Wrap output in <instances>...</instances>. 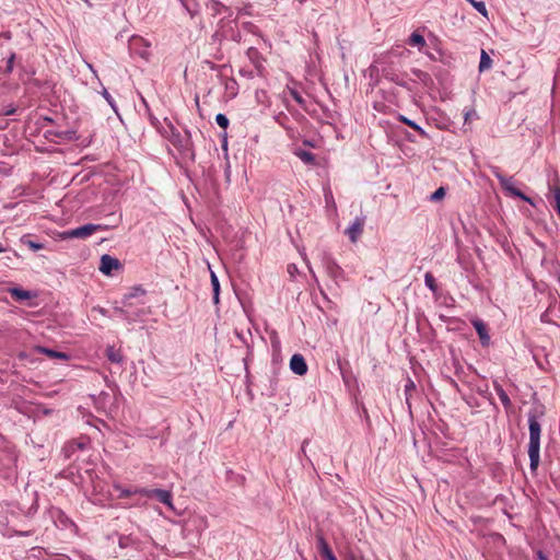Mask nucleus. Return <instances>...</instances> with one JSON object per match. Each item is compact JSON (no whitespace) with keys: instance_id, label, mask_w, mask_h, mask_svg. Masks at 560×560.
Returning a JSON list of instances; mask_svg holds the SVG:
<instances>
[{"instance_id":"nucleus-1","label":"nucleus","mask_w":560,"mask_h":560,"mask_svg":"<svg viewBox=\"0 0 560 560\" xmlns=\"http://www.w3.org/2000/svg\"><path fill=\"white\" fill-rule=\"evenodd\" d=\"M528 429H529V443H528V456H529V467L532 471H535L538 468L540 460V434H541V425L538 421V416L536 412L530 411L528 413Z\"/></svg>"},{"instance_id":"nucleus-2","label":"nucleus","mask_w":560,"mask_h":560,"mask_svg":"<svg viewBox=\"0 0 560 560\" xmlns=\"http://www.w3.org/2000/svg\"><path fill=\"white\" fill-rule=\"evenodd\" d=\"M164 137L184 154H194L191 135L188 130L182 133L171 121L166 120Z\"/></svg>"},{"instance_id":"nucleus-3","label":"nucleus","mask_w":560,"mask_h":560,"mask_svg":"<svg viewBox=\"0 0 560 560\" xmlns=\"http://www.w3.org/2000/svg\"><path fill=\"white\" fill-rule=\"evenodd\" d=\"M491 173L497 177L499 180L502 189L506 191L509 195L517 197L528 203H533L532 199L524 195L520 189L514 187L513 184V177H506L503 175L498 166L491 165L490 166Z\"/></svg>"},{"instance_id":"nucleus-4","label":"nucleus","mask_w":560,"mask_h":560,"mask_svg":"<svg viewBox=\"0 0 560 560\" xmlns=\"http://www.w3.org/2000/svg\"><path fill=\"white\" fill-rule=\"evenodd\" d=\"M106 226L102 224L89 223L62 233L63 238H86L96 231L105 230Z\"/></svg>"},{"instance_id":"nucleus-5","label":"nucleus","mask_w":560,"mask_h":560,"mask_svg":"<svg viewBox=\"0 0 560 560\" xmlns=\"http://www.w3.org/2000/svg\"><path fill=\"white\" fill-rule=\"evenodd\" d=\"M320 261L327 272V275L334 279L337 280L338 278L342 277L343 270L342 268L336 262V260L331 257L329 253L324 252L320 255Z\"/></svg>"},{"instance_id":"nucleus-6","label":"nucleus","mask_w":560,"mask_h":560,"mask_svg":"<svg viewBox=\"0 0 560 560\" xmlns=\"http://www.w3.org/2000/svg\"><path fill=\"white\" fill-rule=\"evenodd\" d=\"M141 491H143V497L155 498L161 503L173 508L171 491L164 489H142Z\"/></svg>"},{"instance_id":"nucleus-7","label":"nucleus","mask_w":560,"mask_h":560,"mask_svg":"<svg viewBox=\"0 0 560 560\" xmlns=\"http://www.w3.org/2000/svg\"><path fill=\"white\" fill-rule=\"evenodd\" d=\"M207 9L211 12V15L215 16L219 14H225V18H232L233 11L230 7L224 5L218 0H209L206 3Z\"/></svg>"},{"instance_id":"nucleus-8","label":"nucleus","mask_w":560,"mask_h":560,"mask_svg":"<svg viewBox=\"0 0 560 560\" xmlns=\"http://www.w3.org/2000/svg\"><path fill=\"white\" fill-rule=\"evenodd\" d=\"M120 267V262L117 258L112 257L110 255H103L101 257L100 271L104 275L109 276L113 270H116Z\"/></svg>"},{"instance_id":"nucleus-9","label":"nucleus","mask_w":560,"mask_h":560,"mask_svg":"<svg viewBox=\"0 0 560 560\" xmlns=\"http://www.w3.org/2000/svg\"><path fill=\"white\" fill-rule=\"evenodd\" d=\"M290 369L296 375H304L307 372V364L302 354L295 353L291 357Z\"/></svg>"},{"instance_id":"nucleus-10","label":"nucleus","mask_w":560,"mask_h":560,"mask_svg":"<svg viewBox=\"0 0 560 560\" xmlns=\"http://www.w3.org/2000/svg\"><path fill=\"white\" fill-rule=\"evenodd\" d=\"M364 221L357 218L346 230V234L352 243H355L363 232Z\"/></svg>"},{"instance_id":"nucleus-11","label":"nucleus","mask_w":560,"mask_h":560,"mask_svg":"<svg viewBox=\"0 0 560 560\" xmlns=\"http://www.w3.org/2000/svg\"><path fill=\"white\" fill-rule=\"evenodd\" d=\"M127 306H115L114 307V315L128 322L129 324L130 323H133L137 320V317H139L140 315L143 314L142 311H138V312H129L127 308Z\"/></svg>"},{"instance_id":"nucleus-12","label":"nucleus","mask_w":560,"mask_h":560,"mask_svg":"<svg viewBox=\"0 0 560 560\" xmlns=\"http://www.w3.org/2000/svg\"><path fill=\"white\" fill-rule=\"evenodd\" d=\"M149 44L143 40L141 37H132L130 40V49L136 50L140 57L148 59L149 58Z\"/></svg>"},{"instance_id":"nucleus-13","label":"nucleus","mask_w":560,"mask_h":560,"mask_svg":"<svg viewBox=\"0 0 560 560\" xmlns=\"http://www.w3.org/2000/svg\"><path fill=\"white\" fill-rule=\"evenodd\" d=\"M472 326L475 327L481 343L483 346L488 345L489 340H490V336L488 334L485 323L480 319H475V320H472Z\"/></svg>"},{"instance_id":"nucleus-14","label":"nucleus","mask_w":560,"mask_h":560,"mask_svg":"<svg viewBox=\"0 0 560 560\" xmlns=\"http://www.w3.org/2000/svg\"><path fill=\"white\" fill-rule=\"evenodd\" d=\"M318 550L326 560H337L329 545L323 536L317 537Z\"/></svg>"},{"instance_id":"nucleus-15","label":"nucleus","mask_w":560,"mask_h":560,"mask_svg":"<svg viewBox=\"0 0 560 560\" xmlns=\"http://www.w3.org/2000/svg\"><path fill=\"white\" fill-rule=\"evenodd\" d=\"M179 2L190 18H195L199 13L200 5L198 0H179Z\"/></svg>"},{"instance_id":"nucleus-16","label":"nucleus","mask_w":560,"mask_h":560,"mask_svg":"<svg viewBox=\"0 0 560 560\" xmlns=\"http://www.w3.org/2000/svg\"><path fill=\"white\" fill-rule=\"evenodd\" d=\"M106 358L112 363H117V364H120L124 361V355H122L121 351L118 349H115V347H113V346H108L106 348Z\"/></svg>"},{"instance_id":"nucleus-17","label":"nucleus","mask_w":560,"mask_h":560,"mask_svg":"<svg viewBox=\"0 0 560 560\" xmlns=\"http://www.w3.org/2000/svg\"><path fill=\"white\" fill-rule=\"evenodd\" d=\"M225 92L230 97H235L238 93V84L234 78H224L223 80Z\"/></svg>"},{"instance_id":"nucleus-18","label":"nucleus","mask_w":560,"mask_h":560,"mask_svg":"<svg viewBox=\"0 0 560 560\" xmlns=\"http://www.w3.org/2000/svg\"><path fill=\"white\" fill-rule=\"evenodd\" d=\"M145 294V290L141 287L131 288L130 292L127 293L122 300L124 306H131L130 300L133 298L142 296Z\"/></svg>"},{"instance_id":"nucleus-19","label":"nucleus","mask_w":560,"mask_h":560,"mask_svg":"<svg viewBox=\"0 0 560 560\" xmlns=\"http://www.w3.org/2000/svg\"><path fill=\"white\" fill-rule=\"evenodd\" d=\"M494 390H495L497 395L499 396L504 408L510 409L512 407V402H511L509 395L503 389V387L500 384L494 383Z\"/></svg>"},{"instance_id":"nucleus-20","label":"nucleus","mask_w":560,"mask_h":560,"mask_svg":"<svg viewBox=\"0 0 560 560\" xmlns=\"http://www.w3.org/2000/svg\"><path fill=\"white\" fill-rule=\"evenodd\" d=\"M9 292H10L11 296L18 301H25V300H30L31 298H33V293L31 291L23 290L20 288H12V289H10Z\"/></svg>"},{"instance_id":"nucleus-21","label":"nucleus","mask_w":560,"mask_h":560,"mask_svg":"<svg viewBox=\"0 0 560 560\" xmlns=\"http://www.w3.org/2000/svg\"><path fill=\"white\" fill-rule=\"evenodd\" d=\"M37 351L40 352V353L46 354L50 359L67 360L69 358V355L67 353H65V352H59V351H56V350H52V349H49V348H45V347H38Z\"/></svg>"},{"instance_id":"nucleus-22","label":"nucleus","mask_w":560,"mask_h":560,"mask_svg":"<svg viewBox=\"0 0 560 560\" xmlns=\"http://www.w3.org/2000/svg\"><path fill=\"white\" fill-rule=\"evenodd\" d=\"M399 120L416 130L422 138L429 139V135L413 120L400 115Z\"/></svg>"},{"instance_id":"nucleus-23","label":"nucleus","mask_w":560,"mask_h":560,"mask_svg":"<svg viewBox=\"0 0 560 560\" xmlns=\"http://www.w3.org/2000/svg\"><path fill=\"white\" fill-rule=\"evenodd\" d=\"M210 279L213 290V303L218 304L220 301V282L217 275L213 271L210 272Z\"/></svg>"},{"instance_id":"nucleus-24","label":"nucleus","mask_w":560,"mask_h":560,"mask_svg":"<svg viewBox=\"0 0 560 560\" xmlns=\"http://www.w3.org/2000/svg\"><path fill=\"white\" fill-rule=\"evenodd\" d=\"M408 44L410 46H417L419 50H422V48L425 46V39L418 32H413L408 39Z\"/></svg>"},{"instance_id":"nucleus-25","label":"nucleus","mask_w":560,"mask_h":560,"mask_svg":"<svg viewBox=\"0 0 560 560\" xmlns=\"http://www.w3.org/2000/svg\"><path fill=\"white\" fill-rule=\"evenodd\" d=\"M295 155L305 164L315 163V155L310 151L299 149L295 151Z\"/></svg>"},{"instance_id":"nucleus-26","label":"nucleus","mask_w":560,"mask_h":560,"mask_svg":"<svg viewBox=\"0 0 560 560\" xmlns=\"http://www.w3.org/2000/svg\"><path fill=\"white\" fill-rule=\"evenodd\" d=\"M491 67H492V59L485 50H481L479 71L482 72L485 70L490 69Z\"/></svg>"},{"instance_id":"nucleus-27","label":"nucleus","mask_w":560,"mask_h":560,"mask_svg":"<svg viewBox=\"0 0 560 560\" xmlns=\"http://www.w3.org/2000/svg\"><path fill=\"white\" fill-rule=\"evenodd\" d=\"M116 490L119 491L118 498H128L132 494L143 495V491H141L142 489H140V488L125 489V488H121L120 486H116Z\"/></svg>"},{"instance_id":"nucleus-28","label":"nucleus","mask_w":560,"mask_h":560,"mask_svg":"<svg viewBox=\"0 0 560 560\" xmlns=\"http://www.w3.org/2000/svg\"><path fill=\"white\" fill-rule=\"evenodd\" d=\"M424 283L430 291H432L433 293L438 292V284L435 278L431 272H427L424 275Z\"/></svg>"},{"instance_id":"nucleus-29","label":"nucleus","mask_w":560,"mask_h":560,"mask_svg":"<svg viewBox=\"0 0 560 560\" xmlns=\"http://www.w3.org/2000/svg\"><path fill=\"white\" fill-rule=\"evenodd\" d=\"M215 121L223 129H226L229 127V119L224 114H218L215 116Z\"/></svg>"},{"instance_id":"nucleus-30","label":"nucleus","mask_w":560,"mask_h":560,"mask_svg":"<svg viewBox=\"0 0 560 560\" xmlns=\"http://www.w3.org/2000/svg\"><path fill=\"white\" fill-rule=\"evenodd\" d=\"M102 95L107 101V103L110 105V107L115 112H117V107H116L115 101H114V98L112 97V95L108 93V91L105 88H103Z\"/></svg>"},{"instance_id":"nucleus-31","label":"nucleus","mask_w":560,"mask_h":560,"mask_svg":"<svg viewBox=\"0 0 560 560\" xmlns=\"http://www.w3.org/2000/svg\"><path fill=\"white\" fill-rule=\"evenodd\" d=\"M471 5L482 15H487V8L483 1H474Z\"/></svg>"},{"instance_id":"nucleus-32","label":"nucleus","mask_w":560,"mask_h":560,"mask_svg":"<svg viewBox=\"0 0 560 560\" xmlns=\"http://www.w3.org/2000/svg\"><path fill=\"white\" fill-rule=\"evenodd\" d=\"M445 196V189L444 187H440L438 188L432 195H431V200L432 201H438L440 199H442L443 197Z\"/></svg>"},{"instance_id":"nucleus-33","label":"nucleus","mask_w":560,"mask_h":560,"mask_svg":"<svg viewBox=\"0 0 560 560\" xmlns=\"http://www.w3.org/2000/svg\"><path fill=\"white\" fill-rule=\"evenodd\" d=\"M290 94L291 96L293 97V100L300 104L301 106H304L305 104V101L304 98L302 97V95L296 91V90H291L290 91Z\"/></svg>"},{"instance_id":"nucleus-34","label":"nucleus","mask_w":560,"mask_h":560,"mask_svg":"<svg viewBox=\"0 0 560 560\" xmlns=\"http://www.w3.org/2000/svg\"><path fill=\"white\" fill-rule=\"evenodd\" d=\"M415 389H416V385H415L413 381L408 380V382H407V383H406V385H405V393H406V396L408 397V396L410 395V393H411L412 390H415Z\"/></svg>"},{"instance_id":"nucleus-35","label":"nucleus","mask_w":560,"mask_h":560,"mask_svg":"<svg viewBox=\"0 0 560 560\" xmlns=\"http://www.w3.org/2000/svg\"><path fill=\"white\" fill-rule=\"evenodd\" d=\"M15 113H16V108L13 105H9L1 112V115L11 116V115H14Z\"/></svg>"},{"instance_id":"nucleus-36","label":"nucleus","mask_w":560,"mask_h":560,"mask_svg":"<svg viewBox=\"0 0 560 560\" xmlns=\"http://www.w3.org/2000/svg\"><path fill=\"white\" fill-rule=\"evenodd\" d=\"M14 59H15V54H11V56L9 57V59L7 61L8 71H12L13 65H14Z\"/></svg>"},{"instance_id":"nucleus-37","label":"nucleus","mask_w":560,"mask_h":560,"mask_svg":"<svg viewBox=\"0 0 560 560\" xmlns=\"http://www.w3.org/2000/svg\"><path fill=\"white\" fill-rule=\"evenodd\" d=\"M27 245L30 248H32L33 250H38V249H42L43 248V244H39V243H35L33 241H28L27 242Z\"/></svg>"},{"instance_id":"nucleus-38","label":"nucleus","mask_w":560,"mask_h":560,"mask_svg":"<svg viewBox=\"0 0 560 560\" xmlns=\"http://www.w3.org/2000/svg\"><path fill=\"white\" fill-rule=\"evenodd\" d=\"M472 116H476V112L474 109H468L464 114L465 122L469 121Z\"/></svg>"},{"instance_id":"nucleus-39","label":"nucleus","mask_w":560,"mask_h":560,"mask_svg":"<svg viewBox=\"0 0 560 560\" xmlns=\"http://www.w3.org/2000/svg\"><path fill=\"white\" fill-rule=\"evenodd\" d=\"M298 271V268L295 265L291 264L288 266V272L291 275V276H294V273Z\"/></svg>"},{"instance_id":"nucleus-40","label":"nucleus","mask_w":560,"mask_h":560,"mask_svg":"<svg viewBox=\"0 0 560 560\" xmlns=\"http://www.w3.org/2000/svg\"><path fill=\"white\" fill-rule=\"evenodd\" d=\"M255 54H257V50H256L255 48H253V47H250V48L247 50V55H248L249 57H252V56H253V55H255Z\"/></svg>"},{"instance_id":"nucleus-41","label":"nucleus","mask_w":560,"mask_h":560,"mask_svg":"<svg viewBox=\"0 0 560 560\" xmlns=\"http://www.w3.org/2000/svg\"><path fill=\"white\" fill-rule=\"evenodd\" d=\"M2 36L5 38V39H11V33L10 32H4L2 34Z\"/></svg>"},{"instance_id":"nucleus-42","label":"nucleus","mask_w":560,"mask_h":560,"mask_svg":"<svg viewBox=\"0 0 560 560\" xmlns=\"http://www.w3.org/2000/svg\"><path fill=\"white\" fill-rule=\"evenodd\" d=\"M86 65H88V68L94 73V75H97L94 67L91 63H86Z\"/></svg>"},{"instance_id":"nucleus-43","label":"nucleus","mask_w":560,"mask_h":560,"mask_svg":"<svg viewBox=\"0 0 560 560\" xmlns=\"http://www.w3.org/2000/svg\"><path fill=\"white\" fill-rule=\"evenodd\" d=\"M86 65H88V68L94 73V75H97L94 67L91 63H86Z\"/></svg>"},{"instance_id":"nucleus-44","label":"nucleus","mask_w":560,"mask_h":560,"mask_svg":"<svg viewBox=\"0 0 560 560\" xmlns=\"http://www.w3.org/2000/svg\"><path fill=\"white\" fill-rule=\"evenodd\" d=\"M240 13L248 14L247 7L240 10Z\"/></svg>"},{"instance_id":"nucleus-45","label":"nucleus","mask_w":560,"mask_h":560,"mask_svg":"<svg viewBox=\"0 0 560 560\" xmlns=\"http://www.w3.org/2000/svg\"><path fill=\"white\" fill-rule=\"evenodd\" d=\"M98 312H100L102 315H106V310H104V308H102V307H101V308H98Z\"/></svg>"},{"instance_id":"nucleus-46","label":"nucleus","mask_w":560,"mask_h":560,"mask_svg":"<svg viewBox=\"0 0 560 560\" xmlns=\"http://www.w3.org/2000/svg\"><path fill=\"white\" fill-rule=\"evenodd\" d=\"M5 248L0 244V253H4Z\"/></svg>"},{"instance_id":"nucleus-47","label":"nucleus","mask_w":560,"mask_h":560,"mask_svg":"<svg viewBox=\"0 0 560 560\" xmlns=\"http://www.w3.org/2000/svg\"><path fill=\"white\" fill-rule=\"evenodd\" d=\"M308 269H310V272L313 275V277L315 278V273L313 271V269L311 268V266H308Z\"/></svg>"},{"instance_id":"nucleus-48","label":"nucleus","mask_w":560,"mask_h":560,"mask_svg":"<svg viewBox=\"0 0 560 560\" xmlns=\"http://www.w3.org/2000/svg\"><path fill=\"white\" fill-rule=\"evenodd\" d=\"M223 23H224V20H223V19H222V20H220L219 24H220V25H223Z\"/></svg>"},{"instance_id":"nucleus-49","label":"nucleus","mask_w":560,"mask_h":560,"mask_svg":"<svg viewBox=\"0 0 560 560\" xmlns=\"http://www.w3.org/2000/svg\"><path fill=\"white\" fill-rule=\"evenodd\" d=\"M305 444H306V441H304L303 445H302V450L304 451L305 448Z\"/></svg>"},{"instance_id":"nucleus-50","label":"nucleus","mask_w":560,"mask_h":560,"mask_svg":"<svg viewBox=\"0 0 560 560\" xmlns=\"http://www.w3.org/2000/svg\"><path fill=\"white\" fill-rule=\"evenodd\" d=\"M470 4L475 1V0H467Z\"/></svg>"}]
</instances>
